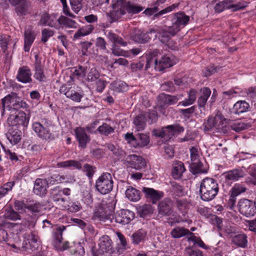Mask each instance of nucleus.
<instances>
[{
	"mask_svg": "<svg viewBox=\"0 0 256 256\" xmlns=\"http://www.w3.org/2000/svg\"><path fill=\"white\" fill-rule=\"evenodd\" d=\"M232 0H230V6L228 9H232V12L244 9L247 6V4L245 2H240L236 4H233Z\"/></svg>",
	"mask_w": 256,
	"mask_h": 256,
	"instance_id": "obj_58",
	"label": "nucleus"
},
{
	"mask_svg": "<svg viewBox=\"0 0 256 256\" xmlns=\"http://www.w3.org/2000/svg\"><path fill=\"white\" fill-rule=\"evenodd\" d=\"M7 138L12 144H16L21 140L22 132L18 128H12L6 134Z\"/></svg>",
	"mask_w": 256,
	"mask_h": 256,
	"instance_id": "obj_33",
	"label": "nucleus"
},
{
	"mask_svg": "<svg viewBox=\"0 0 256 256\" xmlns=\"http://www.w3.org/2000/svg\"><path fill=\"white\" fill-rule=\"evenodd\" d=\"M100 242L99 249L95 252H92V256H110L114 252L112 241L108 236H102Z\"/></svg>",
	"mask_w": 256,
	"mask_h": 256,
	"instance_id": "obj_6",
	"label": "nucleus"
},
{
	"mask_svg": "<svg viewBox=\"0 0 256 256\" xmlns=\"http://www.w3.org/2000/svg\"><path fill=\"white\" fill-rule=\"evenodd\" d=\"M200 96L198 98V104L199 108H204L208 98L211 94V90L208 87H203L200 90Z\"/></svg>",
	"mask_w": 256,
	"mask_h": 256,
	"instance_id": "obj_31",
	"label": "nucleus"
},
{
	"mask_svg": "<svg viewBox=\"0 0 256 256\" xmlns=\"http://www.w3.org/2000/svg\"><path fill=\"white\" fill-rule=\"evenodd\" d=\"M247 172L250 176L246 179L247 184L256 186V164L250 165L247 168Z\"/></svg>",
	"mask_w": 256,
	"mask_h": 256,
	"instance_id": "obj_41",
	"label": "nucleus"
},
{
	"mask_svg": "<svg viewBox=\"0 0 256 256\" xmlns=\"http://www.w3.org/2000/svg\"><path fill=\"white\" fill-rule=\"evenodd\" d=\"M15 6V12L18 16H23L29 12L31 2L28 0H20Z\"/></svg>",
	"mask_w": 256,
	"mask_h": 256,
	"instance_id": "obj_29",
	"label": "nucleus"
},
{
	"mask_svg": "<svg viewBox=\"0 0 256 256\" xmlns=\"http://www.w3.org/2000/svg\"><path fill=\"white\" fill-rule=\"evenodd\" d=\"M246 190V188L244 186L239 184H236L230 191V194H231L232 197L234 198L244 192Z\"/></svg>",
	"mask_w": 256,
	"mask_h": 256,
	"instance_id": "obj_52",
	"label": "nucleus"
},
{
	"mask_svg": "<svg viewBox=\"0 0 256 256\" xmlns=\"http://www.w3.org/2000/svg\"><path fill=\"white\" fill-rule=\"evenodd\" d=\"M50 197L55 202H64L66 201V198L62 197L61 189L59 186H56L51 190Z\"/></svg>",
	"mask_w": 256,
	"mask_h": 256,
	"instance_id": "obj_46",
	"label": "nucleus"
},
{
	"mask_svg": "<svg viewBox=\"0 0 256 256\" xmlns=\"http://www.w3.org/2000/svg\"><path fill=\"white\" fill-rule=\"evenodd\" d=\"M95 220H98L101 222H106L108 220L112 222V218L108 214H106L104 211H98L94 212V216Z\"/></svg>",
	"mask_w": 256,
	"mask_h": 256,
	"instance_id": "obj_55",
	"label": "nucleus"
},
{
	"mask_svg": "<svg viewBox=\"0 0 256 256\" xmlns=\"http://www.w3.org/2000/svg\"><path fill=\"white\" fill-rule=\"evenodd\" d=\"M146 232L144 230H140L134 233L132 236L133 243L138 244L144 240Z\"/></svg>",
	"mask_w": 256,
	"mask_h": 256,
	"instance_id": "obj_50",
	"label": "nucleus"
},
{
	"mask_svg": "<svg viewBox=\"0 0 256 256\" xmlns=\"http://www.w3.org/2000/svg\"><path fill=\"white\" fill-rule=\"evenodd\" d=\"M251 125L248 123L236 122L231 125V128L232 130L240 132L250 128Z\"/></svg>",
	"mask_w": 256,
	"mask_h": 256,
	"instance_id": "obj_61",
	"label": "nucleus"
},
{
	"mask_svg": "<svg viewBox=\"0 0 256 256\" xmlns=\"http://www.w3.org/2000/svg\"><path fill=\"white\" fill-rule=\"evenodd\" d=\"M188 230L184 227L177 226L173 228L170 234L174 238H179L182 236H186Z\"/></svg>",
	"mask_w": 256,
	"mask_h": 256,
	"instance_id": "obj_49",
	"label": "nucleus"
},
{
	"mask_svg": "<svg viewBox=\"0 0 256 256\" xmlns=\"http://www.w3.org/2000/svg\"><path fill=\"white\" fill-rule=\"evenodd\" d=\"M57 16L56 14L50 15L44 13L41 16L38 25L57 28L58 24V18H57Z\"/></svg>",
	"mask_w": 256,
	"mask_h": 256,
	"instance_id": "obj_19",
	"label": "nucleus"
},
{
	"mask_svg": "<svg viewBox=\"0 0 256 256\" xmlns=\"http://www.w3.org/2000/svg\"><path fill=\"white\" fill-rule=\"evenodd\" d=\"M48 185L46 179L36 178L34 184V192L38 196H44L46 194Z\"/></svg>",
	"mask_w": 256,
	"mask_h": 256,
	"instance_id": "obj_25",
	"label": "nucleus"
},
{
	"mask_svg": "<svg viewBox=\"0 0 256 256\" xmlns=\"http://www.w3.org/2000/svg\"><path fill=\"white\" fill-rule=\"evenodd\" d=\"M172 176L174 179L181 178L182 174L185 172L186 168L183 162L180 161L175 160L172 166Z\"/></svg>",
	"mask_w": 256,
	"mask_h": 256,
	"instance_id": "obj_32",
	"label": "nucleus"
},
{
	"mask_svg": "<svg viewBox=\"0 0 256 256\" xmlns=\"http://www.w3.org/2000/svg\"><path fill=\"white\" fill-rule=\"evenodd\" d=\"M126 162L130 167L136 170H142L146 166L145 160L142 156L136 154L128 155L126 158Z\"/></svg>",
	"mask_w": 256,
	"mask_h": 256,
	"instance_id": "obj_17",
	"label": "nucleus"
},
{
	"mask_svg": "<svg viewBox=\"0 0 256 256\" xmlns=\"http://www.w3.org/2000/svg\"><path fill=\"white\" fill-rule=\"evenodd\" d=\"M16 226L20 227L19 232H20L22 230L21 225L8 222L4 218L0 216V242H6L8 240V234L6 228H14Z\"/></svg>",
	"mask_w": 256,
	"mask_h": 256,
	"instance_id": "obj_15",
	"label": "nucleus"
},
{
	"mask_svg": "<svg viewBox=\"0 0 256 256\" xmlns=\"http://www.w3.org/2000/svg\"><path fill=\"white\" fill-rule=\"evenodd\" d=\"M31 76L30 68L28 66H24L18 68L16 78L18 82L26 84L32 82Z\"/></svg>",
	"mask_w": 256,
	"mask_h": 256,
	"instance_id": "obj_24",
	"label": "nucleus"
},
{
	"mask_svg": "<svg viewBox=\"0 0 256 256\" xmlns=\"http://www.w3.org/2000/svg\"><path fill=\"white\" fill-rule=\"evenodd\" d=\"M152 34L149 33V30L144 32L140 30H135L131 34V38L136 42L146 44L151 39Z\"/></svg>",
	"mask_w": 256,
	"mask_h": 256,
	"instance_id": "obj_23",
	"label": "nucleus"
},
{
	"mask_svg": "<svg viewBox=\"0 0 256 256\" xmlns=\"http://www.w3.org/2000/svg\"><path fill=\"white\" fill-rule=\"evenodd\" d=\"M170 192L176 196H181L184 194L183 187L176 182H171Z\"/></svg>",
	"mask_w": 256,
	"mask_h": 256,
	"instance_id": "obj_54",
	"label": "nucleus"
},
{
	"mask_svg": "<svg viewBox=\"0 0 256 256\" xmlns=\"http://www.w3.org/2000/svg\"><path fill=\"white\" fill-rule=\"evenodd\" d=\"M69 250L72 254L76 256H84L85 253L84 248L82 244L80 242H73L70 244L68 242L67 250Z\"/></svg>",
	"mask_w": 256,
	"mask_h": 256,
	"instance_id": "obj_30",
	"label": "nucleus"
},
{
	"mask_svg": "<svg viewBox=\"0 0 256 256\" xmlns=\"http://www.w3.org/2000/svg\"><path fill=\"white\" fill-rule=\"evenodd\" d=\"M150 138L146 134L139 133L136 136L134 148H141L146 146L150 143Z\"/></svg>",
	"mask_w": 256,
	"mask_h": 256,
	"instance_id": "obj_37",
	"label": "nucleus"
},
{
	"mask_svg": "<svg viewBox=\"0 0 256 256\" xmlns=\"http://www.w3.org/2000/svg\"><path fill=\"white\" fill-rule=\"evenodd\" d=\"M77 24V23L74 20L64 16H61L58 18V26L59 25H62L68 28H76Z\"/></svg>",
	"mask_w": 256,
	"mask_h": 256,
	"instance_id": "obj_45",
	"label": "nucleus"
},
{
	"mask_svg": "<svg viewBox=\"0 0 256 256\" xmlns=\"http://www.w3.org/2000/svg\"><path fill=\"white\" fill-rule=\"evenodd\" d=\"M146 116L143 112L136 116L133 120L135 128L138 131L144 130L146 125Z\"/></svg>",
	"mask_w": 256,
	"mask_h": 256,
	"instance_id": "obj_36",
	"label": "nucleus"
},
{
	"mask_svg": "<svg viewBox=\"0 0 256 256\" xmlns=\"http://www.w3.org/2000/svg\"><path fill=\"white\" fill-rule=\"evenodd\" d=\"M12 102H13V104H12V112L20 108L25 109L28 107L26 102L22 100L20 97L18 96V94L16 93L14 100V101H12Z\"/></svg>",
	"mask_w": 256,
	"mask_h": 256,
	"instance_id": "obj_44",
	"label": "nucleus"
},
{
	"mask_svg": "<svg viewBox=\"0 0 256 256\" xmlns=\"http://www.w3.org/2000/svg\"><path fill=\"white\" fill-rule=\"evenodd\" d=\"M112 217V222L125 225L129 224L135 217L134 213L128 210H120L116 212Z\"/></svg>",
	"mask_w": 256,
	"mask_h": 256,
	"instance_id": "obj_11",
	"label": "nucleus"
},
{
	"mask_svg": "<svg viewBox=\"0 0 256 256\" xmlns=\"http://www.w3.org/2000/svg\"><path fill=\"white\" fill-rule=\"evenodd\" d=\"M56 165L58 168H66L72 166L78 170H80L82 168L81 164L79 162L74 160H68L58 162L57 163Z\"/></svg>",
	"mask_w": 256,
	"mask_h": 256,
	"instance_id": "obj_47",
	"label": "nucleus"
},
{
	"mask_svg": "<svg viewBox=\"0 0 256 256\" xmlns=\"http://www.w3.org/2000/svg\"><path fill=\"white\" fill-rule=\"evenodd\" d=\"M66 229L64 226H57L52 232L54 246L56 250L62 252L67 250L68 245V242L66 241L62 244V232Z\"/></svg>",
	"mask_w": 256,
	"mask_h": 256,
	"instance_id": "obj_9",
	"label": "nucleus"
},
{
	"mask_svg": "<svg viewBox=\"0 0 256 256\" xmlns=\"http://www.w3.org/2000/svg\"><path fill=\"white\" fill-rule=\"evenodd\" d=\"M96 170V167L88 164H86L83 166L82 171L86 173V175L89 179L92 178Z\"/></svg>",
	"mask_w": 256,
	"mask_h": 256,
	"instance_id": "obj_59",
	"label": "nucleus"
},
{
	"mask_svg": "<svg viewBox=\"0 0 256 256\" xmlns=\"http://www.w3.org/2000/svg\"><path fill=\"white\" fill-rule=\"evenodd\" d=\"M54 31L48 28H44L42 31L41 41L45 43L48 40L54 35Z\"/></svg>",
	"mask_w": 256,
	"mask_h": 256,
	"instance_id": "obj_64",
	"label": "nucleus"
},
{
	"mask_svg": "<svg viewBox=\"0 0 256 256\" xmlns=\"http://www.w3.org/2000/svg\"><path fill=\"white\" fill-rule=\"evenodd\" d=\"M48 182V184L53 185L56 182L60 183L65 180V177L64 176H60L58 174H52L50 177L45 178Z\"/></svg>",
	"mask_w": 256,
	"mask_h": 256,
	"instance_id": "obj_56",
	"label": "nucleus"
},
{
	"mask_svg": "<svg viewBox=\"0 0 256 256\" xmlns=\"http://www.w3.org/2000/svg\"><path fill=\"white\" fill-rule=\"evenodd\" d=\"M36 34L31 28L25 30L24 32V50L26 52L30 51L34 42Z\"/></svg>",
	"mask_w": 256,
	"mask_h": 256,
	"instance_id": "obj_28",
	"label": "nucleus"
},
{
	"mask_svg": "<svg viewBox=\"0 0 256 256\" xmlns=\"http://www.w3.org/2000/svg\"><path fill=\"white\" fill-rule=\"evenodd\" d=\"M229 4H230V0H224L217 3L214 7L215 12L220 13L225 9H228Z\"/></svg>",
	"mask_w": 256,
	"mask_h": 256,
	"instance_id": "obj_57",
	"label": "nucleus"
},
{
	"mask_svg": "<svg viewBox=\"0 0 256 256\" xmlns=\"http://www.w3.org/2000/svg\"><path fill=\"white\" fill-rule=\"evenodd\" d=\"M232 244L238 248H246L248 246L247 235L241 232L234 236L232 239Z\"/></svg>",
	"mask_w": 256,
	"mask_h": 256,
	"instance_id": "obj_26",
	"label": "nucleus"
},
{
	"mask_svg": "<svg viewBox=\"0 0 256 256\" xmlns=\"http://www.w3.org/2000/svg\"><path fill=\"white\" fill-rule=\"evenodd\" d=\"M170 26L166 28H150L149 30V33L158 34L160 35V41L162 43L168 45V43L170 40V37L176 35L172 34L170 32Z\"/></svg>",
	"mask_w": 256,
	"mask_h": 256,
	"instance_id": "obj_20",
	"label": "nucleus"
},
{
	"mask_svg": "<svg viewBox=\"0 0 256 256\" xmlns=\"http://www.w3.org/2000/svg\"><path fill=\"white\" fill-rule=\"evenodd\" d=\"M197 90L195 89H191L190 90L188 95V98L186 100L180 102L179 104H181L182 106H188L193 104L196 98Z\"/></svg>",
	"mask_w": 256,
	"mask_h": 256,
	"instance_id": "obj_48",
	"label": "nucleus"
},
{
	"mask_svg": "<svg viewBox=\"0 0 256 256\" xmlns=\"http://www.w3.org/2000/svg\"><path fill=\"white\" fill-rule=\"evenodd\" d=\"M190 169L192 172L194 174L206 173L208 169L203 167V164L199 160L192 162L190 164Z\"/></svg>",
	"mask_w": 256,
	"mask_h": 256,
	"instance_id": "obj_42",
	"label": "nucleus"
},
{
	"mask_svg": "<svg viewBox=\"0 0 256 256\" xmlns=\"http://www.w3.org/2000/svg\"><path fill=\"white\" fill-rule=\"evenodd\" d=\"M60 92L75 102H80L84 95L82 92H78L74 88H68L66 86H61Z\"/></svg>",
	"mask_w": 256,
	"mask_h": 256,
	"instance_id": "obj_16",
	"label": "nucleus"
},
{
	"mask_svg": "<svg viewBox=\"0 0 256 256\" xmlns=\"http://www.w3.org/2000/svg\"><path fill=\"white\" fill-rule=\"evenodd\" d=\"M249 108V104L245 100H239L234 105L232 112L236 114H240L246 112Z\"/></svg>",
	"mask_w": 256,
	"mask_h": 256,
	"instance_id": "obj_38",
	"label": "nucleus"
},
{
	"mask_svg": "<svg viewBox=\"0 0 256 256\" xmlns=\"http://www.w3.org/2000/svg\"><path fill=\"white\" fill-rule=\"evenodd\" d=\"M220 69V68L218 66H216L213 65L210 66L206 68H205L202 70V72L204 76L205 77H208L211 76L213 74H215L216 72H218Z\"/></svg>",
	"mask_w": 256,
	"mask_h": 256,
	"instance_id": "obj_60",
	"label": "nucleus"
},
{
	"mask_svg": "<svg viewBox=\"0 0 256 256\" xmlns=\"http://www.w3.org/2000/svg\"><path fill=\"white\" fill-rule=\"evenodd\" d=\"M74 70L70 76V78L73 79L74 76H77L78 78H82L86 76L87 72V68L82 66L75 67Z\"/></svg>",
	"mask_w": 256,
	"mask_h": 256,
	"instance_id": "obj_53",
	"label": "nucleus"
},
{
	"mask_svg": "<svg viewBox=\"0 0 256 256\" xmlns=\"http://www.w3.org/2000/svg\"><path fill=\"white\" fill-rule=\"evenodd\" d=\"M105 34L108 40L112 44V45L120 44L122 46H127V42L122 38L112 31L106 32Z\"/></svg>",
	"mask_w": 256,
	"mask_h": 256,
	"instance_id": "obj_35",
	"label": "nucleus"
},
{
	"mask_svg": "<svg viewBox=\"0 0 256 256\" xmlns=\"http://www.w3.org/2000/svg\"><path fill=\"white\" fill-rule=\"evenodd\" d=\"M29 118L26 116L24 112L20 111L18 114H10L8 122L11 126H26L28 124Z\"/></svg>",
	"mask_w": 256,
	"mask_h": 256,
	"instance_id": "obj_13",
	"label": "nucleus"
},
{
	"mask_svg": "<svg viewBox=\"0 0 256 256\" xmlns=\"http://www.w3.org/2000/svg\"><path fill=\"white\" fill-rule=\"evenodd\" d=\"M238 208L240 212L246 217L253 216L256 213V204L255 201L247 198H242L238 202Z\"/></svg>",
	"mask_w": 256,
	"mask_h": 256,
	"instance_id": "obj_10",
	"label": "nucleus"
},
{
	"mask_svg": "<svg viewBox=\"0 0 256 256\" xmlns=\"http://www.w3.org/2000/svg\"><path fill=\"white\" fill-rule=\"evenodd\" d=\"M74 132L76 140L78 142V146L81 148H85L87 144L90 140V136L88 134L84 128L78 126L74 129Z\"/></svg>",
	"mask_w": 256,
	"mask_h": 256,
	"instance_id": "obj_14",
	"label": "nucleus"
},
{
	"mask_svg": "<svg viewBox=\"0 0 256 256\" xmlns=\"http://www.w3.org/2000/svg\"><path fill=\"white\" fill-rule=\"evenodd\" d=\"M158 214L162 216H168L173 212L172 200L168 198H166L161 201L158 205Z\"/></svg>",
	"mask_w": 256,
	"mask_h": 256,
	"instance_id": "obj_22",
	"label": "nucleus"
},
{
	"mask_svg": "<svg viewBox=\"0 0 256 256\" xmlns=\"http://www.w3.org/2000/svg\"><path fill=\"white\" fill-rule=\"evenodd\" d=\"M224 121H226V119L221 114L218 113L214 116H210L206 119H204L202 128L203 130L205 132H209L214 128L218 130L220 128V125L223 124Z\"/></svg>",
	"mask_w": 256,
	"mask_h": 256,
	"instance_id": "obj_8",
	"label": "nucleus"
},
{
	"mask_svg": "<svg viewBox=\"0 0 256 256\" xmlns=\"http://www.w3.org/2000/svg\"><path fill=\"white\" fill-rule=\"evenodd\" d=\"M112 2L113 10L107 14L110 23L118 21L126 14V12L128 14H136L144 10V8L140 5L125 0H112Z\"/></svg>",
	"mask_w": 256,
	"mask_h": 256,
	"instance_id": "obj_1",
	"label": "nucleus"
},
{
	"mask_svg": "<svg viewBox=\"0 0 256 256\" xmlns=\"http://www.w3.org/2000/svg\"><path fill=\"white\" fill-rule=\"evenodd\" d=\"M15 96L16 93L12 92L2 99V115L4 114L6 108L10 111L11 113L12 112V107L13 102L12 101H14Z\"/></svg>",
	"mask_w": 256,
	"mask_h": 256,
	"instance_id": "obj_34",
	"label": "nucleus"
},
{
	"mask_svg": "<svg viewBox=\"0 0 256 256\" xmlns=\"http://www.w3.org/2000/svg\"><path fill=\"white\" fill-rule=\"evenodd\" d=\"M97 131L101 134L108 136L114 132V128L106 123H103L97 129Z\"/></svg>",
	"mask_w": 256,
	"mask_h": 256,
	"instance_id": "obj_51",
	"label": "nucleus"
},
{
	"mask_svg": "<svg viewBox=\"0 0 256 256\" xmlns=\"http://www.w3.org/2000/svg\"><path fill=\"white\" fill-rule=\"evenodd\" d=\"M170 20L172 25L170 32L172 34H176L188 24L190 16H186L184 12H177L172 15Z\"/></svg>",
	"mask_w": 256,
	"mask_h": 256,
	"instance_id": "obj_5",
	"label": "nucleus"
},
{
	"mask_svg": "<svg viewBox=\"0 0 256 256\" xmlns=\"http://www.w3.org/2000/svg\"><path fill=\"white\" fill-rule=\"evenodd\" d=\"M126 196L130 200L137 202L140 198L141 192L132 186H129L126 190Z\"/></svg>",
	"mask_w": 256,
	"mask_h": 256,
	"instance_id": "obj_39",
	"label": "nucleus"
},
{
	"mask_svg": "<svg viewBox=\"0 0 256 256\" xmlns=\"http://www.w3.org/2000/svg\"><path fill=\"white\" fill-rule=\"evenodd\" d=\"M52 126L50 122L42 120L41 122H34L32 128L38 138L43 140L50 142L56 138L55 134L50 130Z\"/></svg>",
	"mask_w": 256,
	"mask_h": 256,
	"instance_id": "obj_3",
	"label": "nucleus"
},
{
	"mask_svg": "<svg viewBox=\"0 0 256 256\" xmlns=\"http://www.w3.org/2000/svg\"><path fill=\"white\" fill-rule=\"evenodd\" d=\"M100 78V74L95 68H92L88 72L87 80L88 82H94Z\"/></svg>",
	"mask_w": 256,
	"mask_h": 256,
	"instance_id": "obj_63",
	"label": "nucleus"
},
{
	"mask_svg": "<svg viewBox=\"0 0 256 256\" xmlns=\"http://www.w3.org/2000/svg\"><path fill=\"white\" fill-rule=\"evenodd\" d=\"M175 8L174 5H172L158 12V8L157 5L154 4L152 8H146L144 12L146 16H151L154 15L153 19L158 18L161 16L172 11Z\"/></svg>",
	"mask_w": 256,
	"mask_h": 256,
	"instance_id": "obj_21",
	"label": "nucleus"
},
{
	"mask_svg": "<svg viewBox=\"0 0 256 256\" xmlns=\"http://www.w3.org/2000/svg\"><path fill=\"white\" fill-rule=\"evenodd\" d=\"M219 191L218 184L216 180L206 178L200 182V194L204 201L208 202L214 199Z\"/></svg>",
	"mask_w": 256,
	"mask_h": 256,
	"instance_id": "obj_2",
	"label": "nucleus"
},
{
	"mask_svg": "<svg viewBox=\"0 0 256 256\" xmlns=\"http://www.w3.org/2000/svg\"><path fill=\"white\" fill-rule=\"evenodd\" d=\"M34 58V77L39 82H45L46 77L44 72V66L42 62V58L37 54H35Z\"/></svg>",
	"mask_w": 256,
	"mask_h": 256,
	"instance_id": "obj_12",
	"label": "nucleus"
},
{
	"mask_svg": "<svg viewBox=\"0 0 256 256\" xmlns=\"http://www.w3.org/2000/svg\"><path fill=\"white\" fill-rule=\"evenodd\" d=\"M242 162H243V166L241 168H234L222 174V178L224 180L226 183L230 184L245 176L246 174L242 168L246 169V166H244V164L248 163V160L242 159Z\"/></svg>",
	"mask_w": 256,
	"mask_h": 256,
	"instance_id": "obj_7",
	"label": "nucleus"
},
{
	"mask_svg": "<svg viewBox=\"0 0 256 256\" xmlns=\"http://www.w3.org/2000/svg\"><path fill=\"white\" fill-rule=\"evenodd\" d=\"M137 212L141 218L150 216L154 212V208L150 204H145L137 208Z\"/></svg>",
	"mask_w": 256,
	"mask_h": 256,
	"instance_id": "obj_40",
	"label": "nucleus"
},
{
	"mask_svg": "<svg viewBox=\"0 0 256 256\" xmlns=\"http://www.w3.org/2000/svg\"><path fill=\"white\" fill-rule=\"evenodd\" d=\"M4 216V220L7 219L13 221L21 219L19 212L15 210L12 207H9L6 209Z\"/></svg>",
	"mask_w": 256,
	"mask_h": 256,
	"instance_id": "obj_43",
	"label": "nucleus"
},
{
	"mask_svg": "<svg viewBox=\"0 0 256 256\" xmlns=\"http://www.w3.org/2000/svg\"><path fill=\"white\" fill-rule=\"evenodd\" d=\"M72 10L78 14L82 8V0H69Z\"/></svg>",
	"mask_w": 256,
	"mask_h": 256,
	"instance_id": "obj_62",
	"label": "nucleus"
},
{
	"mask_svg": "<svg viewBox=\"0 0 256 256\" xmlns=\"http://www.w3.org/2000/svg\"><path fill=\"white\" fill-rule=\"evenodd\" d=\"M142 192L145 194V196L150 199L153 204H156L163 196L162 192H158L152 188L143 187Z\"/></svg>",
	"mask_w": 256,
	"mask_h": 256,
	"instance_id": "obj_27",
	"label": "nucleus"
},
{
	"mask_svg": "<svg viewBox=\"0 0 256 256\" xmlns=\"http://www.w3.org/2000/svg\"><path fill=\"white\" fill-rule=\"evenodd\" d=\"M176 62L174 56L171 54H164L158 60L157 70L162 71L164 70L172 67L175 64Z\"/></svg>",
	"mask_w": 256,
	"mask_h": 256,
	"instance_id": "obj_18",
	"label": "nucleus"
},
{
	"mask_svg": "<svg viewBox=\"0 0 256 256\" xmlns=\"http://www.w3.org/2000/svg\"><path fill=\"white\" fill-rule=\"evenodd\" d=\"M113 186L112 176L109 172H103L96 182V188L102 194L110 193L112 190Z\"/></svg>",
	"mask_w": 256,
	"mask_h": 256,
	"instance_id": "obj_4",
	"label": "nucleus"
}]
</instances>
